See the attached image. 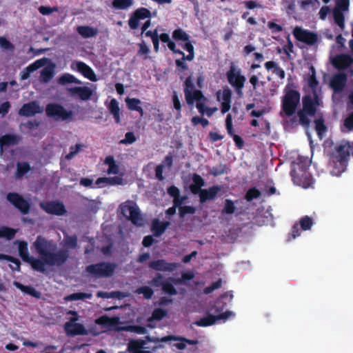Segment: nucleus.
Here are the masks:
<instances>
[{
  "label": "nucleus",
  "mask_w": 353,
  "mask_h": 353,
  "mask_svg": "<svg viewBox=\"0 0 353 353\" xmlns=\"http://www.w3.org/2000/svg\"><path fill=\"white\" fill-rule=\"evenodd\" d=\"M0 48L6 52H12L14 50L13 45L5 37H0Z\"/></svg>",
  "instance_id": "nucleus-55"
},
{
  "label": "nucleus",
  "mask_w": 353,
  "mask_h": 353,
  "mask_svg": "<svg viewBox=\"0 0 353 353\" xmlns=\"http://www.w3.org/2000/svg\"><path fill=\"white\" fill-rule=\"evenodd\" d=\"M85 272L89 274L101 278L110 276V263H99L88 265Z\"/></svg>",
  "instance_id": "nucleus-11"
},
{
  "label": "nucleus",
  "mask_w": 353,
  "mask_h": 353,
  "mask_svg": "<svg viewBox=\"0 0 353 353\" xmlns=\"http://www.w3.org/2000/svg\"><path fill=\"white\" fill-rule=\"evenodd\" d=\"M220 191L221 187L218 185H213L208 189H202L198 193L199 194L200 202L204 203L208 200H213Z\"/></svg>",
  "instance_id": "nucleus-22"
},
{
  "label": "nucleus",
  "mask_w": 353,
  "mask_h": 353,
  "mask_svg": "<svg viewBox=\"0 0 353 353\" xmlns=\"http://www.w3.org/2000/svg\"><path fill=\"white\" fill-rule=\"evenodd\" d=\"M149 268L156 271L174 272L179 266L176 263H169L164 259L152 261L149 263Z\"/></svg>",
  "instance_id": "nucleus-16"
},
{
  "label": "nucleus",
  "mask_w": 353,
  "mask_h": 353,
  "mask_svg": "<svg viewBox=\"0 0 353 353\" xmlns=\"http://www.w3.org/2000/svg\"><path fill=\"white\" fill-rule=\"evenodd\" d=\"M300 93L288 84L284 88V95L281 98V109L287 117H292L296 110L300 102Z\"/></svg>",
  "instance_id": "nucleus-5"
},
{
  "label": "nucleus",
  "mask_w": 353,
  "mask_h": 353,
  "mask_svg": "<svg viewBox=\"0 0 353 353\" xmlns=\"http://www.w3.org/2000/svg\"><path fill=\"white\" fill-rule=\"evenodd\" d=\"M132 0H114L112 1V6L119 10H125L132 5Z\"/></svg>",
  "instance_id": "nucleus-45"
},
{
  "label": "nucleus",
  "mask_w": 353,
  "mask_h": 353,
  "mask_svg": "<svg viewBox=\"0 0 353 353\" xmlns=\"http://www.w3.org/2000/svg\"><path fill=\"white\" fill-rule=\"evenodd\" d=\"M77 32L83 37L87 38L94 36L97 33V30L89 26H79Z\"/></svg>",
  "instance_id": "nucleus-44"
},
{
  "label": "nucleus",
  "mask_w": 353,
  "mask_h": 353,
  "mask_svg": "<svg viewBox=\"0 0 353 353\" xmlns=\"http://www.w3.org/2000/svg\"><path fill=\"white\" fill-rule=\"evenodd\" d=\"M136 292L143 294L145 299H150L154 294L152 289L148 286H141L137 289Z\"/></svg>",
  "instance_id": "nucleus-48"
},
{
  "label": "nucleus",
  "mask_w": 353,
  "mask_h": 353,
  "mask_svg": "<svg viewBox=\"0 0 353 353\" xmlns=\"http://www.w3.org/2000/svg\"><path fill=\"white\" fill-rule=\"evenodd\" d=\"M332 156L334 161L344 165L347 162V157L350 156V143H341L336 145Z\"/></svg>",
  "instance_id": "nucleus-13"
},
{
  "label": "nucleus",
  "mask_w": 353,
  "mask_h": 353,
  "mask_svg": "<svg viewBox=\"0 0 353 353\" xmlns=\"http://www.w3.org/2000/svg\"><path fill=\"white\" fill-rule=\"evenodd\" d=\"M57 83L60 85H66L72 83L79 84L81 81L77 80L73 75L65 73L59 77Z\"/></svg>",
  "instance_id": "nucleus-37"
},
{
  "label": "nucleus",
  "mask_w": 353,
  "mask_h": 353,
  "mask_svg": "<svg viewBox=\"0 0 353 353\" xmlns=\"http://www.w3.org/2000/svg\"><path fill=\"white\" fill-rule=\"evenodd\" d=\"M227 77L229 83L234 88L236 94L240 97H242L245 77L241 74L240 72L236 71L235 68H230L227 72Z\"/></svg>",
  "instance_id": "nucleus-9"
},
{
  "label": "nucleus",
  "mask_w": 353,
  "mask_h": 353,
  "mask_svg": "<svg viewBox=\"0 0 353 353\" xmlns=\"http://www.w3.org/2000/svg\"><path fill=\"white\" fill-rule=\"evenodd\" d=\"M312 74L308 79V85L312 90V94L317 93L316 89L319 85V81L316 77L315 68H310Z\"/></svg>",
  "instance_id": "nucleus-41"
},
{
  "label": "nucleus",
  "mask_w": 353,
  "mask_h": 353,
  "mask_svg": "<svg viewBox=\"0 0 353 353\" xmlns=\"http://www.w3.org/2000/svg\"><path fill=\"white\" fill-rule=\"evenodd\" d=\"M15 243H18L19 256L26 263L31 257L28 251V243L25 241H16Z\"/></svg>",
  "instance_id": "nucleus-28"
},
{
  "label": "nucleus",
  "mask_w": 353,
  "mask_h": 353,
  "mask_svg": "<svg viewBox=\"0 0 353 353\" xmlns=\"http://www.w3.org/2000/svg\"><path fill=\"white\" fill-rule=\"evenodd\" d=\"M234 315L231 311H225L218 315H208L205 317L201 318L195 322V324L200 327H208L214 324L219 320H226L230 316Z\"/></svg>",
  "instance_id": "nucleus-14"
},
{
  "label": "nucleus",
  "mask_w": 353,
  "mask_h": 353,
  "mask_svg": "<svg viewBox=\"0 0 353 353\" xmlns=\"http://www.w3.org/2000/svg\"><path fill=\"white\" fill-rule=\"evenodd\" d=\"M193 183L190 185V190L193 194H198L202 190L201 188L205 185L204 179L198 174H194L192 176Z\"/></svg>",
  "instance_id": "nucleus-26"
},
{
  "label": "nucleus",
  "mask_w": 353,
  "mask_h": 353,
  "mask_svg": "<svg viewBox=\"0 0 353 353\" xmlns=\"http://www.w3.org/2000/svg\"><path fill=\"white\" fill-rule=\"evenodd\" d=\"M144 343L143 341H132L128 344V350L130 353H135L143 350Z\"/></svg>",
  "instance_id": "nucleus-47"
},
{
  "label": "nucleus",
  "mask_w": 353,
  "mask_h": 353,
  "mask_svg": "<svg viewBox=\"0 0 353 353\" xmlns=\"http://www.w3.org/2000/svg\"><path fill=\"white\" fill-rule=\"evenodd\" d=\"M31 167L28 162H18L17 163V170L15 172V176L17 179L22 178L25 174L28 173L31 170Z\"/></svg>",
  "instance_id": "nucleus-32"
},
{
  "label": "nucleus",
  "mask_w": 353,
  "mask_h": 353,
  "mask_svg": "<svg viewBox=\"0 0 353 353\" xmlns=\"http://www.w3.org/2000/svg\"><path fill=\"white\" fill-rule=\"evenodd\" d=\"M172 39L176 41H188L190 40V35L187 34L183 29L179 28L172 32Z\"/></svg>",
  "instance_id": "nucleus-36"
},
{
  "label": "nucleus",
  "mask_w": 353,
  "mask_h": 353,
  "mask_svg": "<svg viewBox=\"0 0 353 353\" xmlns=\"http://www.w3.org/2000/svg\"><path fill=\"white\" fill-rule=\"evenodd\" d=\"M77 320V317H72L70 321L65 323L64 328L68 335L76 336L87 334V331L83 324L75 323Z\"/></svg>",
  "instance_id": "nucleus-15"
},
{
  "label": "nucleus",
  "mask_w": 353,
  "mask_h": 353,
  "mask_svg": "<svg viewBox=\"0 0 353 353\" xmlns=\"http://www.w3.org/2000/svg\"><path fill=\"white\" fill-rule=\"evenodd\" d=\"M261 196V192L255 187L250 188L245 196V199L248 201H251L253 199H258Z\"/></svg>",
  "instance_id": "nucleus-50"
},
{
  "label": "nucleus",
  "mask_w": 353,
  "mask_h": 353,
  "mask_svg": "<svg viewBox=\"0 0 353 353\" xmlns=\"http://www.w3.org/2000/svg\"><path fill=\"white\" fill-rule=\"evenodd\" d=\"M343 125L348 131L353 130V111L344 120Z\"/></svg>",
  "instance_id": "nucleus-64"
},
{
  "label": "nucleus",
  "mask_w": 353,
  "mask_h": 353,
  "mask_svg": "<svg viewBox=\"0 0 353 353\" xmlns=\"http://www.w3.org/2000/svg\"><path fill=\"white\" fill-rule=\"evenodd\" d=\"M290 171V176L294 184L303 188H308L314 183L312 174L308 172L310 165L307 161L294 163Z\"/></svg>",
  "instance_id": "nucleus-3"
},
{
  "label": "nucleus",
  "mask_w": 353,
  "mask_h": 353,
  "mask_svg": "<svg viewBox=\"0 0 353 353\" xmlns=\"http://www.w3.org/2000/svg\"><path fill=\"white\" fill-rule=\"evenodd\" d=\"M26 263H30L33 270L39 272H45V265H46L44 260L40 259H35L33 256L30 258Z\"/></svg>",
  "instance_id": "nucleus-31"
},
{
  "label": "nucleus",
  "mask_w": 353,
  "mask_h": 353,
  "mask_svg": "<svg viewBox=\"0 0 353 353\" xmlns=\"http://www.w3.org/2000/svg\"><path fill=\"white\" fill-rule=\"evenodd\" d=\"M347 83V75L345 73H339L332 77L330 80V87L335 93L341 92Z\"/></svg>",
  "instance_id": "nucleus-21"
},
{
  "label": "nucleus",
  "mask_w": 353,
  "mask_h": 353,
  "mask_svg": "<svg viewBox=\"0 0 353 353\" xmlns=\"http://www.w3.org/2000/svg\"><path fill=\"white\" fill-rule=\"evenodd\" d=\"M323 102L317 93L306 94L302 98V109L297 112L299 123L305 128H308L310 123V117H314L318 107L322 105Z\"/></svg>",
  "instance_id": "nucleus-2"
},
{
  "label": "nucleus",
  "mask_w": 353,
  "mask_h": 353,
  "mask_svg": "<svg viewBox=\"0 0 353 353\" xmlns=\"http://www.w3.org/2000/svg\"><path fill=\"white\" fill-rule=\"evenodd\" d=\"M42 209L50 214L63 215L66 212L64 205L61 202L48 201L41 204Z\"/></svg>",
  "instance_id": "nucleus-17"
},
{
  "label": "nucleus",
  "mask_w": 353,
  "mask_h": 353,
  "mask_svg": "<svg viewBox=\"0 0 353 353\" xmlns=\"http://www.w3.org/2000/svg\"><path fill=\"white\" fill-rule=\"evenodd\" d=\"M125 330L139 334H145L147 333V329L141 325H130Z\"/></svg>",
  "instance_id": "nucleus-59"
},
{
  "label": "nucleus",
  "mask_w": 353,
  "mask_h": 353,
  "mask_svg": "<svg viewBox=\"0 0 353 353\" xmlns=\"http://www.w3.org/2000/svg\"><path fill=\"white\" fill-rule=\"evenodd\" d=\"M218 101H222L221 110L223 114L228 112L231 108L232 91L228 88H224L221 97V91L216 93Z\"/></svg>",
  "instance_id": "nucleus-20"
},
{
  "label": "nucleus",
  "mask_w": 353,
  "mask_h": 353,
  "mask_svg": "<svg viewBox=\"0 0 353 353\" xmlns=\"http://www.w3.org/2000/svg\"><path fill=\"white\" fill-rule=\"evenodd\" d=\"M83 145L81 144H76L70 148V152L66 154L67 159H72L82 148Z\"/></svg>",
  "instance_id": "nucleus-62"
},
{
  "label": "nucleus",
  "mask_w": 353,
  "mask_h": 353,
  "mask_svg": "<svg viewBox=\"0 0 353 353\" xmlns=\"http://www.w3.org/2000/svg\"><path fill=\"white\" fill-rule=\"evenodd\" d=\"M137 141V138L132 132H128L125 134V138L119 141L120 144H132Z\"/></svg>",
  "instance_id": "nucleus-56"
},
{
  "label": "nucleus",
  "mask_w": 353,
  "mask_h": 353,
  "mask_svg": "<svg viewBox=\"0 0 353 353\" xmlns=\"http://www.w3.org/2000/svg\"><path fill=\"white\" fill-rule=\"evenodd\" d=\"M175 282V279L172 277H169L168 280H166L162 287V290L167 294L170 296H173L177 294V290L173 285L172 283Z\"/></svg>",
  "instance_id": "nucleus-33"
},
{
  "label": "nucleus",
  "mask_w": 353,
  "mask_h": 353,
  "mask_svg": "<svg viewBox=\"0 0 353 353\" xmlns=\"http://www.w3.org/2000/svg\"><path fill=\"white\" fill-rule=\"evenodd\" d=\"M179 216L183 218L188 214H193L196 212L195 208L190 205H185L179 208Z\"/></svg>",
  "instance_id": "nucleus-58"
},
{
  "label": "nucleus",
  "mask_w": 353,
  "mask_h": 353,
  "mask_svg": "<svg viewBox=\"0 0 353 353\" xmlns=\"http://www.w3.org/2000/svg\"><path fill=\"white\" fill-rule=\"evenodd\" d=\"M127 108L130 111H136L141 106V101L137 98L127 97L125 100Z\"/></svg>",
  "instance_id": "nucleus-43"
},
{
  "label": "nucleus",
  "mask_w": 353,
  "mask_h": 353,
  "mask_svg": "<svg viewBox=\"0 0 353 353\" xmlns=\"http://www.w3.org/2000/svg\"><path fill=\"white\" fill-rule=\"evenodd\" d=\"M64 246L65 249H75L78 245V239L76 235L70 236L68 234H64Z\"/></svg>",
  "instance_id": "nucleus-34"
},
{
  "label": "nucleus",
  "mask_w": 353,
  "mask_h": 353,
  "mask_svg": "<svg viewBox=\"0 0 353 353\" xmlns=\"http://www.w3.org/2000/svg\"><path fill=\"white\" fill-rule=\"evenodd\" d=\"M67 92L72 98L86 101L90 98L92 91L88 87H71L67 88Z\"/></svg>",
  "instance_id": "nucleus-18"
},
{
  "label": "nucleus",
  "mask_w": 353,
  "mask_h": 353,
  "mask_svg": "<svg viewBox=\"0 0 353 353\" xmlns=\"http://www.w3.org/2000/svg\"><path fill=\"white\" fill-rule=\"evenodd\" d=\"M165 281L161 274L157 273L155 276L149 282V283L155 288L163 287Z\"/></svg>",
  "instance_id": "nucleus-53"
},
{
  "label": "nucleus",
  "mask_w": 353,
  "mask_h": 353,
  "mask_svg": "<svg viewBox=\"0 0 353 353\" xmlns=\"http://www.w3.org/2000/svg\"><path fill=\"white\" fill-rule=\"evenodd\" d=\"M42 260L49 266H61L69 259V250L60 249L56 252L57 245L53 240H48L41 235H39L32 244Z\"/></svg>",
  "instance_id": "nucleus-1"
},
{
  "label": "nucleus",
  "mask_w": 353,
  "mask_h": 353,
  "mask_svg": "<svg viewBox=\"0 0 353 353\" xmlns=\"http://www.w3.org/2000/svg\"><path fill=\"white\" fill-rule=\"evenodd\" d=\"M17 142L18 137L14 134H5L0 137L1 152H3L4 147L15 145Z\"/></svg>",
  "instance_id": "nucleus-30"
},
{
  "label": "nucleus",
  "mask_w": 353,
  "mask_h": 353,
  "mask_svg": "<svg viewBox=\"0 0 353 353\" xmlns=\"http://www.w3.org/2000/svg\"><path fill=\"white\" fill-rule=\"evenodd\" d=\"M91 294L84 293V292H77L71 294L68 296H67L65 299L66 301H78V300H83L84 299H88L90 298Z\"/></svg>",
  "instance_id": "nucleus-49"
},
{
  "label": "nucleus",
  "mask_w": 353,
  "mask_h": 353,
  "mask_svg": "<svg viewBox=\"0 0 353 353\" xmlns=\"http://www.w3.org/2000/svg\"><path fill=\"white\" fill-rule=\"evenodd\" d=\"M334 19L335 23L341 28L344 27V16L339 10L334 11Z\"/></svg>",
  "instance_id": "nucleus-57"
},
{
  "label": "nucleus",
  "mask_w": 353,
  "mask_h": 353,
  "mask_svg": "<svg viewBox=\"0 0 353 353\" xmlns=\"http://www.w3.org/2000/svg\"><path fill=\"white\" fill-rule=\"evenodd\" d=\"M292 33L297 41L307 46H314L318 41V34L316 32L303 29L299 26L295 27Z\"/></svg>",
  "instance_id": "nucleus-8"
},
{
  "label": "nucleus",
  "mask_w": 353,
  "mask_h": 353,
  "mask_svg": "<svg viewBox=\"0 0 353 353\" xmlns=\"http://www.w3.org/2000/svg\"><path fill=\"white\" fill-rule=\"evenodd\" d=\"M151 17L150 11L145 8L137 9L128 20L129 27L132 30H136L139 26V21Z\"/></svg>",
  "instance_id": "nucleus-12"
},
{
  "label": "nucleus",
  "mask_w": 353,
  "mask_h": 353,
  "mask_svg": "<svg viewBox=\"0 0 353 353\" xmlns=\"http://www.w3.org/2000/svg\"><path fill=\"white\" fill-rule=\"evenodd\" d=\"M43 109L41 108L37 101H30L24 103L19 110V114L21 116L29 117L34 116L37 113H41Z\"/></svg>",
  "instance_id": "nucleus-19"
},
{
  "label": "nucleus",
  "mask_w": 353,
  "mask_h": 353,
  "mask_svg": "<svg viewBox=\"0 0 353 353\" xmlns=\"http://www.w3.org/2000/svg\"><path fill=\"white\" fill-rule=\"evenodd\" d=\"M169 225V221L161 222L158 219H154L152 221L151 230L154 236L159 237L165 232Z\"/></svg>",
  "instance_id": "nucleus-24"
},
{
  "label": "nucleus",
  "mask_w": 353,
  "mask_h": 353,
  "mask_svg": "<svg viewBox=\"0 0 353 353\" xmlns=\"http://www.w3.org/2000/svg\"><path fill=\"white\" fill-rule=\"evenodd\" d=\"M315 129L319 136H321L327 130V127L325 125L324 120L321 118L317 119L314 121Z\"/></svg>",
  "instance_id": "nucleus-51"
},
{
  "label": "nucleus",
  "mask_w": 353,
  "mask_h": 353,
  "mask_svg": "<svg viewBox=\"0 0 353 353\" xmlns=\"http://www.w3.org/2000/svg\"><path fill=\"white\" fill-rule=\"evenodd\" d=\"M172 102L174 108L178 112V115L180 116L182 105L178 97V94L175 91H174L172 94Z\"/></svg>",
  "instance_id": "nucleus-61"
},
{
  "label": "nucleus",
  "mask_w": 353,
  "mask_h": 353,
  "mask_svg": "<svg viewBox=\"0 0 353 353\" xmlns=\"http://www.w3.org/2000/svg\"><path fill=\"white\" fill-rule=\"evenodd\" d=\"M298 223L299 225H300L301 230L305 231L311 229L314 224V221L311 217L305 216L299 220Z\"/></svg>",
  "instance_id": "nucleus-46"
},
{
  "label": "nucleus",
  "mask_w": 353,
  "mask_h": 353,
  "mask_svg": "<svg viewBox=\"0 0 353 353\" xmlns=\"http://www.w3.org/2000/svg\"><path fill=\"white\" fill-rule=\"evenodd\" d=\"M184 94L188 105H193L194 101H196V107L199 112L202 115L205 114V110L207 107L204 102L207 101V99L201 90H194V85L191 82L190 78H187L185 81Z\"/></svg>",
  "instance_id": "nucleus-4"
},
{
  "label": "nucleus",
  "mask_w": 353,
  "mask_h": 353,
  "mask_svg": "<svg viewBox=\"0 0 353 353\" xmlns=\"http://www.w3.org/2000/svg\"><path fill=\"white\" fill-rule=\"evenodd\" d=\"M236 208L234 202L230 199H225V205L222 210L223 214H232L235 212Z\"/></svg>",
  "instance_id": "nucleus-52"
},
{
  "label": "nucleus",
  "mask_w": 353,
  "mask_h": 353,
  "mask_svg": "<svg viewBox=\"0 0 353 353\" xmlns=\"http://www.w3.org/2000/svg\"><path fill=\"white\" fill-rule=\"evenodd\" d=\"M46 114L48 117L55 120L66 121L72 118V111L67 110L61 104L50 103L46 107Z\"/></svg>",
  "instance_id": "nucleus-7"
},
{
  "label": "nucleus",
  "mask_w": 353,
  "mask_h": 353,
  "mask_svg": "<svg viewBox=\"0 0 353 353\" xmlns=\"http://www.w3.org/2000/svg\"><path fill=\"white\" fill-rule=\"evenodd\" d=\"M228 298L229 302H231L233 299L232 291H229L221 294L214 302L212 309H214V313H219L222 312L227 306L228 303L223 300Z\"/></svg>",
  "instance_id": "nucleus-23"
},
{
  "label": "nucleus",
  "mask_w": 353,
  "mask_h": 353,
  "mask_svg": "<svg viewBox=\"0 0 353 353\" xmlns=\"http://www.w3.org/2000/svg\"><path fill=\"white\" fill-rule=\"evenodd\" d=\"M7 200L18 209L23 214H27L30 210V204L24 199L22 196L16 192H10L7 194Z\"/></svg>",
  "instance_id": "nucleus-10"
},
{
  "label": "nucleus",
  "mask_w": 353,
  "mask_h": 353,
  "mask_svg": "<svg viewBox=\"0 0 353 353\" xmlns=\"http://www.w3.org/2000/svg\"><path fill=\"white\" fill-rule=\"evenodd\" d=\"M54 68H43L41 72V81L43 83L49 82L54 76Z\"/></svg>",
  "instance_id": "nucleus-39"
},
{
  "label": "nucleus",
  "mask_w": 353,
  "mask_h": 353,
  "mask_svg": "<svg viewBox=\"0 0 353 353\" xmlns=\"http://www.w3.org/2000/svg\"><path fill=\"white\" fill-rule=\"evenodd\" d=\"M0 259H4L9 262L14 263V267L10 265V268L13 271L19 272L21 270V262L19 259L10 255L0 254Z\"/></svg>",
  "instance_id": "nucleus-35"
},
{
  "label": "nucleus",
  "mask_w": 353,
  "mask_h": 353,
  "mask_svg": "<svg viewBox=\"0 0 353 353\" xmlns=\"http://www.w3.org/2000/svg\"><path fill=\"white\" fill-rule=\"evenodd\" d=\"M121 214L136 225L142 224L140 210L135 203L128 201L120 205Z\"/></svg>",
  "instance_id": "nucleus-6"
},
{
  "label": "nucleus",
  "mask_w": 353,
  "mask_h": 353,
  "mask_svg": "<svg viewBox=\"0 0 353 353\" xmlns=\"http://www.w3.org/2000/svg\"><path fill=\"white\" fill-rule=\"evenodd\" d=\"M167 314H168V312L164 309H162V308L154 309L152 313V316L148 319V322L149 323L148 326L149 327L154 328V325H152L151 324V322L154 320L155 321H161L163 318H165L167 316Z\"/></svg>",
  "instance_id": "nucleus-29"
},
{
  "label": "nucleus",
  "mask_w": 353,
  "mask_h": 353,
  "mask_svg": "<svg viewBox=\"0 0 353 353\" xmlns=\"http://www.w3.org/2000/svg\"><path fill=\"white\" fill-rule=\"evenodd\" d=\"M17 230L6 226L0 228V238H6L8 240H12L14 238Z\"/></svg>",
  "instance_id": "nucleus-38"
},
{
  "label": "nucleus",
  "mask_w": 353,
  "mask_h": 353,
  "mask_svg": "<svg viewBox=\"0 0 353 353\" xmlns=\"http://www.w3.org/2000/svg\"><path fill=\"white\" fill-rule=\"evenodd\" d=\"M112 116L117 123H121V119L120 117V108L119 106V103L114 99H112Z\"/></svg>",
  "instance_id": "nucleus-40"
},
{
  "label": "nucleus",
  "mask_w": 353,
  "mask_h": 353,
  "mask_svg": "<svg viewBox=\"0 0 353 353\" xmlns=\"http://www.w3.org/2000/svg\"><path fill=\"white\" fill-rule=\"evenodd\" d=\"M72 69L77 68L85 78L88 79L92 81H96L97 80V76L92 68H72Z\"/></svg>",
  "instance_id": "nucleus-42"
},
{
  "label": "nucleus",
  "mask_w": 353,
  "mask_h": 353,
  "mask_svg": "<svg viewBox=\"0 0 353 353\" xmlns=\"http://www.w3.org/2000/svg\"><path fill=\"white\" fill-rule=\"evenodd\" d=\"M225 127L228 131V134L233 137L234 135H236L234 133V128L232 125V118L230 114H228L225 119Z\"/></svg>",
  "instance_id": "nucleus-60"
},
{
  "label": "nucleus",
  "mask_w": 353,
  "mask_h": 353,
  "mask_svg": "<svg viewBox=\"0 0 353 353\" xmlns=\"http://www.w3.org/2000/svg\"><path fill=\"white\" fill-rule=\"evenodd\" d=\"M353 58L346 54H341L336 56L332 61V66H352Z\"/></svg>",
  "instance_id": "nucleus-25"
},
{
  "label": "nucleus",
  "mask_w": 353,
  "mask_h": 353,
  "mask_svg": "<svg viewBox=\"0 0 353 353\" xmlns=\"http://www.w3.org/2000/svg\"><path fill=\"white\" fill-rule=\"evenodd\" d=\"M14 285L23 293L32 296V297L39 299L41 297V292L36 290L34 288L30 285H24L18 281H14Z\"/></svg>",
  "instance_id": "nucleus-27"
},
{
  "label": "nucleus",
  "mask_w": 353,
  "mask_h": 353,
  "mask_svg": "<svg viewBox=\"0 0 353 353\" xmlns=\"http://www.w3.org/2000/svg\"><path fill=\"white\" fill-rule=\"evenodd\" d=\"M96 323L108 328L110 327V317L106 315L101 316L96 319Z\"/></svg>",
  "instance_id": "nucleus-63"
},
{
  "label": "nucleus",
  "mask_w": 353,
  "mask_h": 353,
  "mask_svg": "<svg viewBox=\"0 0 353 353\" xmlns=\"http://www.w3.org/2000/svg\"><path fill=\"white\" fill-rule=\"evenodd\" d=\"M299 223H296L292 227L290 232L288 235V241H290L301 235V230L299 227Z\"/></svg>",
  "instance_id": "nucleus-54"
}]
</instances>
